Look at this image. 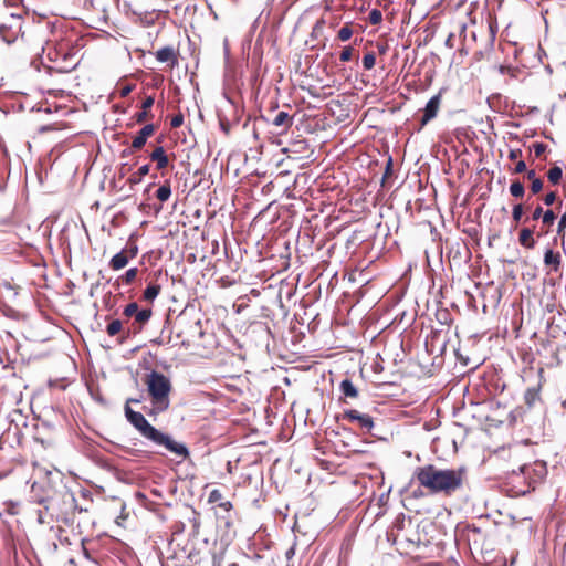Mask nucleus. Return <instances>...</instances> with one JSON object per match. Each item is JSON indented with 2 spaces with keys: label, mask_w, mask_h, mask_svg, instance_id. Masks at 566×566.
Instances as JSON below:
<instances>
[{
  "label": "nucleus",
  "mask_w": 566,
  "mask_h": 566,
  "mask_svg": "<svg viewBox=\"0 0 566 566\" xmlns=\"http://www.w3.org/2000/svg\"><path fill=\"white\" fill-rule=\"evenodd\" d=\"M415 478L429 493L451 495L463 486L467 470L462 467L440 469L434 464H427L416 469Z\"/></svg>",
  "instance_id": "1"
},
{
  "label": "nucleus",
  "mask_w": 566,
  "mask_h": 566,
  "mask_svg": "<svg viewBox=\"0 0 566 566\" xmlns=\"http://www.w3.org/2000/svg\"><path fill=\"white\" fill-rule=\"evenodd\" d=\"M145 385L154 408L159 412L167 410L172 389L170 379L164 374L153 370L146 375Z\"/></svg>",
  "instance_id": "2"
},
{
  "label": "nucleus",
  "mask_w": 566,
  "mask_h": 566,
  "mask_svg": "<svg viewBox=\"0 0 566 566\" xmlns=\"http://www.w3.org/2000/svg\"><path fill=\"white\" fill-rule=\"evenodd\" d=\"M547 475V467L544 461H534L533 463L524 464L520 468V473H513V481L521 478L526 483L525 489H520L518 494H526L531 490L535 489V485L541 483Z\"/></svg>",
  "instance_id": "3"
},
{
  "label": "nucleus",
  "mask_w": 566,
  "mask_h": 566,
  "mask_svg": "<svg viewBox=\"0 0 566 566\" xmlns=\"http://www.w3.org/2000/svg\"><path fill=\"white\" fill-rule=\"evenodd\" d=\"M418 527L419 526L415 525L411 518L397 520L391 530L394 542L399 544H407L408 548L410 546H420L423 544V542L418 532Z\"/></svg>",
  "instance_id": "4"
},
{
  "label": "nucleus",
  "mask_w": 566,
  "mask_h": 566,
  "mask_svg": "<svg viewBox=\"0 0 566 566\" xmlns=\"http://www.w3.org/2000/svg\"><path fill=\"white\" fill-rule=\"evenodd\" d=\"M135 402L138 403L139 400L137 399H128L125 405V416L128 422L146 439L150 440L156 431L154 426H151L148 420L144 417L143 413L138 411H134L129 403Z\"/></svg>",
  "instance_id": "5"
},
{
  "label": "nucleus",
  "mask_w": 566,
  "mask_h": 566,
  "mask_svg": "<svg viewBox=\"0 0 566 566\" xmlns=\"http://www.w3.org/2000/svg\"><path fill=\"white\" fill-rule=\"evenodd\" d=\"M150 441L157 446L164 447L167 451L174 453L181 460H185L189 457V450L186 444L175 441L169 434H166L159 430L156 431Z\"/></svg>",
  "instance_id": "6"
},
{
  "label": "nucleus",
  "mask_w": 566,
  "mask_h": 566,
  "mask_svg": "<svg viewBox=\"0 0 566 566\" xmlns=\"http://www.w3.org/2000/svg\"><path fill=\"white\" fill-rule=\"evenodd\" d=\"M21 29V17L11 14L0 24V35L7 43H12L19 38Z\"/></svg>",
  "instance_id": "7"
},
{
  "label": "nucleus",
  "mask_w": 566,
  "mask_h": 566,
  "mask_svg": "<svg viewBox=\"0 0 566 566\" xmlns=\"http://www.w3.org/2000/svg\"><path fill=\"white\" fill-rule=\"evenodd\" d=\"M338 420H346L348 422H356L359 428L370 431L374 427L373 418L367 413H361L358 410L352 409L344 411L337 417Z\"/></svg>",
  "instance_id": "8"
},
{
  "label": "nucleus",
  "mask_w": 566,
  "mask_h": 566,
  "mask_svg": "<svg viewBox=\"0 0 566 566\" xmlns=\"http://www.w3.org/2000/svg\"><path fill=\"white\" fill-rule=\"evenodd\" d=\"M442 101V94L439 92L434 96H432L428 103L426 104V107L423 108V115L420 119V127L419 130L422 129L430 120L437 117Z\"/></svg>",
  "instance_id": "9"
},
{
  "label": "nucleus",
  "mask_w": 566,
  "mask_h": 566,
  "mask_svg": "<svg viewBox=\"0 0 566 566\" xmlns=\"http://www.w3.org/2000/svg\"><path fill=\"white\" fill-rule=\"evenodd\" d=\"M156 127L154 124L145 125L132 140V148L134 150L142 149L147 139L155 134Z\"/></svg>",
  "instance_id": "10"
},
{
  "label": "nucleus",
  "mask_w": 566,
  "mask_h": 566,
  "mask_svg": "<svg viewBox=\"0 0 566 566\" xmlns=\"http://www.w3.org/2000/svg\"><path fill=\"white\" fill-rule=\"evenodd\" d=\"M51 499L50 492L44 489L42 484L34 482L31 485V501L39 505H44L48 509L46 503Z\"/></svg>",
  "instance_id": "11"
},
{
  "label": "nucleus",
  "mask_w": 566,
  "mask_h": 566,
  "mask_svg": "<svg viewBox=\"0 0 566 566\" xmlns=\"http://www.w3.org/2000/svg\"><path fill=\"white\" fill-rule=\"evenodd\" d=\"M156 59L161 63H170L171 67H175L178 63L177 54L172 46H165L158 50Z\"/></svg>",
  "instance_id": "12"
},
{
  "label": "nucleus",
  "mask_w": 566,
  "mask_h": 566,
  "mask_svg": "<svg viewBox=\"0 0 566 566\" xmlns=\"http://www.w3.org/2000/svg\"><path fill=\"white\" fill-rule=\"evenodd\" d=\"M155 103L154 96H147L142 103V111L135 114V120L138 124L145 123L146 120L153 118L149 109L153 107Z\"/></svg>",
  "instance_id": "13"
},
{
  "label": "nucleus",
  "mask_w": 566,
  "mask_h": 566,
  "mask_svg": "<svg viewBox=\"0 0 566 566\" xmlns=\"http://www.w3.org/2000/svg\"><path fill=\"white\" fill-rule=\"evenodd\" d=\"M542 382L537 386L528 388L524 394V401L528 408H534L537 403L542 402L541 397Z\"/></svg>",
  "instance_id": "14"
},
{
  "label": "nucleus",
  "mask_w": 566,
  "mask_h": 566,
  "mask_svg": "<svg viewBox=\"0 0 566 566\" xmlns=\"http://www.w3.org/2000/svg\"><path fill=\"white\" fill-rule=\"evenodd\" d=\"M544 264L551 268L552 272H558L562 264V255L559 252H554L547 249L544 253Z\"/></svg>",
  "instance_id": "15"
},
{
  "label": "nucleus",
  "mask_w": 566,
  "mask_h": 566,
  "mask_svg": "<svg viewBox=\"0 0 566 566\" xmlns=\"http://www.w3.org/2000/svg\"><path fill=\"white\" fill-rule=\"evenodd\" d=\"M273 126L281 128V133H286L293 125V117L284 112H279L272 122Z\"/></svg>",
  "instance_id": "16"
},
{
  "label": "nucleus",
  "mask_w": 566,
  "mask_h": 566,
  "mask_svg": "<svg viewBox=\"0 0 566 566\" xmlns=\"http://www.w3.org/2000/svg\"><path fill=\"white\" fill-rule=\"evenodd\" d=\"M149 157H150V159H151L153 161H155V163H156V167H157V169H159V170H160V169L166 168V167L168 166V164H169L168 156H167V154H166V151H165L164 147H161V146L156 147V148L151 151V154H150V156H149Z\"/></svg>",
  "instance_id": "17"
},
{
  "label": "nucleus",
  "mask_w": 566,
  "mask_h": 566,
  "mask_svg": "<svg viewBox=\"0 0 566 566\" xmlns=\"http://www.w3.org/2000/svg\"><path fill=\"white\" fill-rule=\"evenodd\" d=\"M518 243L526 249H533L536 244V241L533 238V230L530 228L521 229L518 233Z\"/></svg>",
  "instance_id": "18"
},
{
  "label": "nucleus",
  "mask_w": 566,
  "mask_h": 566,
  "mask_svg": "<svg viewBox=\"0 0 566 566\" xmlns=\"http://www.w3.org/2000/svg\"><path fill=\"white\" fill-rule=\"evenodd\" d=\"M223 496L220 490L214 489L210 492L208 501L209 503H219V507L224 511H230L232 509V503L230 501H222Z\"/></svg>",
  "instance_id": "19"
},
{
  "label": "nucleus",
  "mask_w": 566,
  "mask_h": 566,
  "mask_svg": "<svg viewBox=\"0 0 566 566\" xmlns=\"http://www.w3.org/2000/svg\"><path fill=\"white\" fill-rule=\"evenodd\" d=\"M129 260L130 259L122 250L111 259L109 268L114 271H119L128 264Z\"/></svg>",
  "instance_id": "20"
},
{
  "label": "nucleus",
  "mask_w": 566,
  "mask_h": 566,
  "mask_svg": "<svg viewBox=\"0 0 566 566\" xmlns=\"http://www.w3.org/2000/svg\"><path fill=\"white\" fill-rule=\"evenodd\" d=\"M160 291H161V286L159 284L150 283L145 289V291L143 293V297L147 302H153L159 295Z\"/></svg>",
  "instance_id": "21"
},
{
  "label": "nucleus",
  "mask_w": 566,
  "mask_h": 566,
  "mask_svg": "<svg viewBox=\"0 0 566 566\" xmlns=\"http://www.w3.org/2000/svg\"><path fill=\"white\" fill-rule=\"evenodd\" d=\"M342 392L349 398H357L358 390L349 379H344L339 386Z\"/></svg>",
  "instance_id": "22"
},
{
  "label": "nucleus",
  "mask_w": 566,
  "mask_h": 566,
  "mask_svg": "<svg viewBox=\"0 0 566 566\" xmlns=\"http://www.w3.org/2000/svg\"><path fill=\"white\" fill-rule=\"evenodd\" d=\"M562 177H563V170L558 166H554V167L549 168V170L547 171L548 181L553 185H558L562 180Z\"/></svg>",
  "instance_id": "23"
},
{
  "label": "nucleus",
  "mask_w": 566,
  "mask_h": 566,
  "mask_svg": "<svg viewBox=\"0 0 566 566\" xmlns=\"http://www.w3.org/2000/svg\"><path fill=\"white\" fill-rule=\"evenodd\" d=\"M510 193L514 198H522L525 193L524 185L520 180H514L510 185Z\"/></svg>",
  "instance_id": "24"
},
{
  "label": "nucleus",
  "mask_w": 566,
  "mask_h": 566,
  "mask_svg": "<svg viewBox=\"0 0 566 566\" xmlns=\"http://www.w3.org/2000/svg\"><path fill=\"white\" fill-rule=\"evenodd\" d=\"M170 196H171V188L168 182L161 185L156 191V197L161 202L167 201L170 198Z\"/></svg>",
  "instance_id": "25"
},
{
  "label": "nucleus",
  "mask_w": 566,
  "mask_h": 566,
  "mask_svg": "<svg viewBox=\"0 0 566 566\" xmlns=\"http://www.w3.org/2000/svg\"><path fill=\"white\" fill-rule=\"evenodd\" d=\"M149 169H150V166L148 164L143 165L142 167H139V169H138V171L136 174H134L132 177H129L128 181L130 184H138V182H140L143 177L148 175Z\"/></svg>",
  "instance_id": "26"
},
{
  "label": "nucleus",
  "mask_w": 566,
  "mask_h": 566,
  "mask_svg": "<svg viewBox=\"0 0 566 566\" xmlns=\"http://www.w3.org/2000/svg\"><path fill=\"white\" fill-rule=\"evenodd\" d=\"M151 316V310L145 308L140 310L135 314V322L139 324V326H143L146 324Z\"/></svg>",
  "instance_id": "27"
},
{
  "label": "nucleus",
  "mask_w": 566,
  "mask_h": 566,
  "mask_svg": "<svg viewBox=\"0 0 566 566\" xmlns=\"http://www.w3.org/2000/svg\"><path fill=\"white\" fill-rule=\"evenodd\" d=\"M353 35V29L350 27V23H345L344 27H342L338 31L337 38L342 41H348Z\"/></svg>",
  "instance_id": "28"
},
{
  "label": "nucleus",
  "mask_w": 566,
  "mask_h": 566,
  "mask_svg": "<svg viewBox=\"0 0 566 566\" xmlns=\"http://www.w3.org/2000/svg\"><path fill=\"white\" fill-rule=\"evenodd\" d=\"M138 269L137 268H130L128 269L124 275L120 276V281L125 284H132L135 279L137 277Z\"/></svg>",
  "instance_id": "29"
},
{
  "label": "nucleus",
  "mask_w": 566,
  "mask_h": 566,
  "mask_svg": "<svg viewBox=\"0 0 566 566\" xmlns=\"http://www.w3.org/2000/svg\"><path fill=\"white\" fill-rule=\"evenodd\" d=\"M122 322L119 319H114L107 325L106 332L109 336H115L122 331Z\"/></svg>",
  "instance_id": "30"
},
{
  "label": "nucleus",
  "mask_w": 566,
  "mask_h": 566,
  "mask_svg": "<svg viewBox=\"0 0 566 566\" xmlns=\"http://www.w3.org/2000/svg\"><path fill=\"white\" fill-rule=\"evenodd\" d=\"M123 252L129 258L134 259L138 254V247L135 242L129 241L127 245L123 249Z\"/></svg>",
  "instance_id": "31"
},
{
  "label": "nucleus",
  "mask_w": 566,
  "mask_h": 566,
  "mask_svg": "<svg viewBox=\"0 0 566 566\" xmlns=\"http://www.w3.org/2000/svg\"><path fill=\"white\" fill-rule=\"evenodd\" d=\"M376 64V56L374 53H367L363 57V66L365 70H371Z\"/></svg>",
  "instance_id": "32"
},
{
  "label": "nucleus",
  "mask_w": 566,
  "mask_h": 566,
  "mask_svg": "<svg viewBox=\"0 0 566 566\" xmlns=\"http://www.w3.org/2000/svg\"><path fill=\"white\" fill-rule=\"evenodd\" d=\"M368 20L371 24H379L382 21V13L378 9H373L369 12Z\"/></svg>",
  "instance_id": "33"
},
{
  "label": "nucleus",
  "mask_w": 566,
  "mask_h": 566,
  "mask_svg": "<svg viewBox=\"0 0 566 566\" xmlns=\"http://www.w3.org/2000/svg\"><path fill=\"white\" fill-rule=\"evenodd\" d=\"M556 219V214L554 213L553 210H546L544 213H543V217H542V222L546 226H552L554 223Z\"/></svg>",
  "instance_id": "34"
},
{
  "label": "nucleus",
  "mask_w": 566,
  "mask_h": 566,
  "mask_svg": "<svg viewBox=\"0 0 566 566\" xmlns=\"http://www.w3.org/2000/svg\"><path fill=\"white\" fill-rule=\"evenodd\" d=\"M138 305L137 303L133 302L125 306L124 308V315L127 317L135 316V314L138 312Z\"/></svg>",
  "instance_id": "35"
},
{
  "label": "nucleus",
  "mask_w": 566,
  "mask_h": 566,
  "mask_svg": "<svg viewBox=\"0 0 566 566\" xmlns=\"http://www.w3.org/2000/svg\"><path fill=\"white\" fill-rule=\"evenodd\" d=\"M546 148H547V146L543 143H535L532 146L534 156L537 158L541 157L545 153Z\"/></svg>",
  "instance_id": "36"
},
{
  "label": "nucleus",
  "mask_w": 566,
  "mask_h": 566,
  "mask_svg": "<svg viewBox=\"0 0 566 566\" xmlns=\"http://www.w3.org/2000/svg\"><path fill=\"white\" fill-rule=\"evenodd\" d=\"M544 182L542 178L531 181V191L533 195H537L543 190Z\"/></svg>",
  "instance_id": "37"
},
{
  "label": "nucleus",
  "mask_w": 566,
  "mask_h": 566,
  "mask_svg": "<svg viewBox=\"0 0 566 566\" xmlns=\"http://www.w3.org/2000/svg\"><path fill=\"white\" fill-rule=\"evenodd\" d=\"M523 216V206L521 203L515 205L512 209V218L515 222H518Z\"/></svg>",
  "instance_id": "38"
},
{
  "label": "nucleus",
  "mask_w": 566,
  "mask_h": 566,
  "mask_svg": "<svg viewBox=\"0 0 566 566\" xmlns=\"http://www.w3.org/2000/svg\"><path fill=\"white\" fill-rule=\"evenodd\" d=\"M353 57V48L352 46H345L339 55V59L342 62H348Z\"/></svg>",
  "instance_id": "39"
},
{
  "label": "nucleus",
  "mask_w": 566,
  "mask_h": 566,
  "mask_svg": "<svg viewBox=\"0 0 566 566\" xmlns=\"http://www.w3.org/2000/svg\"><path fill=\"white\" fill-rule=\"evenodd\" d=\"M565 230H566V212H564L559 218L558 227H557V234L562 235L564 238Z\"/></svg>",
  "instance_id": "40"
},
{
  "label": "nucleus",
  "mask_w": 566,
  "mask_h": 566,
  "mask_svg": "<svg viewBox=\"0 0 566 566\" xmlns=\"http://www.w3.org/2000/svg\"><path fill=\"white\" fill-rule=\"evenodd\" d=\"M184 124V115L181 113L175 115L172 118H171V122H170V126L172 128H178L180 127L181 125Z\"/></svg>",
  "instance_id": "41"
},
{
  "label": "nucleus",
  "mask_w": 566,
  "mask_h": 566,
  "mask_svg": "<svg viewBox=\"0 0 566 566\" xmlns=\"http://www.w3.org/2000/svg\"><path fill=\"white\" fill-rule=\"evenodd\" d=\"M556 200V192L555 191H551L548 193H546L543 198V201L546 206H552Z\"/></svg>",
  "instance_id": "42"
},
{
  "label": "nucleus",
  "mask_w": 566,
  "mask_h": 566,
  "mask_svg": "<svg viewBox=\"0 0 566 566\" xmlns=\"http://www.w3.org/2000/svg\"><path fill=\"white\" fill-rule=\"evenodd\" d=\"M522 156V150L520 148L510 149L507 158L510 160H516Z\"/></svg>",
  "instance_id": "43"
},
{
  "label": "nucleus",
  "mask_w": 566,
  "mask_h": 566,
  "mask_svg": "<svg viewBox=\"0 0 566 566\" xmlns=\"http://www.w3.org/2000/svg\"><path fill=\"white\" fill-rule=\"evenodd\" d=\"M526 171V164L524 160H518L513 169L514 174H522Z\"/></svg>",
  "instance_id": "44"
},
{
  "label": "nucleus",
  "mask_w": 566,
  "mask_h": 566,
  "mask_svg": "<svg viewBox=\"0 0 566 566\" xmlns=\"http://www.w3.org/2000/svg\"><path fill=\"white\" fill-rule=\"evenodd\" d=\"M544 212H545V211H543V208H542L541 206H537V207L534 209L533 213H532V219H533V220H538L539 218H542V217H543V213H544Z\"/></svg>",
  "instance_id": "45"
},
{
  "label": "nucleus",
  "mask_w": 566,
  "mask_h": 566,
  "mask_svg": "<svg viewBox=\"0 0 566 566\" xmlns=\"http://www.w3.org/2000/svg\"><path fill=\"white\" fill-rule=\"evenodd\" d=\"M526 178L530 180V181H533V180H537L539 179V177H537L536 172L534 169H531V170H526Z\"/></svg>",
  "instance_id": "46"
},
{
  "label": "nucleus",
  "mask_w": 566,
  "mask_h": 566,
  "mask_svg": "<svg viewBox=\"0 0 566 566\" xmlns=\"http://www.w3.org/2000/svg\"><path fill=\"white\" fill-rule=\"evenodd\" d=\"M452 41H453V35L450 34L448 36V39L446 40V45H448L449 48H453V42Z\"/></svg>",
  "instance_id": "47"
},
{
  "label": "nucleus",
  "mask_w": 566,
  "mask_h": 566,
  "mask_svg": "<svg viewBox=\"0 0 566 566\" xmlns=\"http://www.w3.org/2000/svg\"><path fill=\"white\" fill-rule=\"evenodd\" d=\"M38 522L40 524H44L45 523L44 517H43V513H42L41 510L38 511Z\"/></svg>",
  "instance_id": "48"
},
{
  "label": "nucleus",
  "mask_w": 566,
  "mask_h": 566,
  "mask_svg": "<svg viewBox=\"0 0 566 566\" xmlns=\"http://www.w3.org/2000/svg\"><path fill=\"white\" fill-rule=\"evenodd\" d=\"M323 24H324V20L323 19L318 20L314 27V31L322 29Z\"/></svg>",
  "instance_id": "49"
},
{
  "label": "nucleus",
  "mask_w": 566,
  "mask_h": 566,
  "mask_svg": "<svg viewBox=\"0 0 566 566\" xmlns=\"http://www.w3.org/2000/svg\"><path fill=\"white\" fill-rule=\"evenodd\" d=\"M220 125H221L222 130H223L226 134H228V133H229V126H228V124H226V123L221 122V123H220Z\"/></svg>",
  "instance_id": "50"
},
{
  "label": "nucleus",
  "mask_w": 566,
  "mask_h": 566,
  "mask_svg": "<svg viewBox=\"0 0 566 566\" xmlns=\"http://www.w3.org/2000/svg\"><path fill=\"white\" fill-rule=\"evenodd\" d=\"M129 92H130V87H129V86L124 87V88L122 90V96H126Z\"/></svg>",
  "instance_id": "51"
},
{
  "label": "nucleus",
  "mask_w": 566,
  "mask_h": 566,
  "mask_svg": "<svg viewBox=\"0 0 566 566\" xmlns=\"http://www.w3.org/2000/svg\"><path fill=\"white\" fill-rule=\"evenodd\" d=\"M293 555H294V548H290V549L286 552V557H287V558H291Z\"/></svg>",
  "instance_id": "52"
},
{
  "label": "nucleus",
  "mask_w": 566,
  "mask_h": 566,
  "mask_svg": "<svg viewBox=\"0 0 566 566\" xmlns=\"http://www.w3.org/2000/svg\"><path fill=\"white\" fill-rule=\"evenodd\" d=\"M543 373H544V370L541 368V369H539V376H541V377H542Z\"/></svg>",
  "instance_id": "53"
},
{
  "label": "nucleus",
  "mask_w": 566,
  "mask_h": 566,
  "mask_svg": "<svg viewBox=\"0 0 566 566\" xmlns=\"http://www.w3.org/2000/svg\"><path fill=\"white\" fill-rule=\"evenodd\" d=\"M287 566H293V565H287Z\"/></svg>",
  "instance_id": "54"
}]
</instances>
